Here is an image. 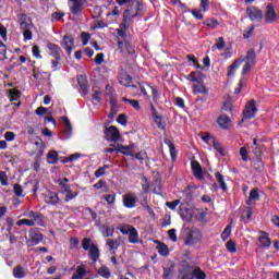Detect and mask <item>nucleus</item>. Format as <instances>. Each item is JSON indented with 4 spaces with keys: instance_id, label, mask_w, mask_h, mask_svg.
<instances>
[{
    "instance_id": "obj_1",
    "label": "nucleus",
    "mask_w": 279,
    "mask_h": 279,
    "mask_svg": "<svg viewBox=\"0 0 279 279\" xmlns=\"http://www.w3.org/2000/svg\"><path fill=\"white\" fill-rule=\"evenodd\" d=\"M24 219H21L16 222V226H28V227H34V226H45V216H43L38 211H26L24 214Z\"/></svg>"
},
{
    "instance_id": "obj_2",
    "label": "nucleus",
    "mask_w": 279,
    "mask_h": 279,
    "mask_svg": "<svg viewBox=\"0 0 279 279\" xmlns=\"http://www.w3.org/2000/svg\"><path fill=\"white\" fill-rule=\"evenodd\" d=\"M106 154H113V151H117V154H123V156H133L136 160H141V153H136V145L131 144L128 146L118 145V147H114L113 144L110 145V148H105Z\"/></svg>"
},
{
    "instance_id": "obj_3",
    "label": "nucleus",
    "mask_w": 279,
    "mask_h": 279,
    "mask_svg": "<svg viewBox=\"0 0 279 279\" xmlns=\"http://www.w3.org/2000/svg\"><path fill=\"white\" fill-rule=\"evenodd\" d=\"M202 239H203L202 231H199L198 229L192 228V229L185 230V236H184L185 245L193 247V245H197V243H199Z\"/></svg>"
},
{
    "instance_id": "obj_4",
    "label": "nucleus",
    "mask_w": 279,
    "mask_h": 279,
    "mask_svg": "<svg viewBox=\"0 0 279 279\" xmlns=\"http://www.w3.org/2000/svg\"><path fill=\"white\" fill-rule=\"evenodd\" d=\"M58 184L60 186V193H62V195H65V202L75 199V197H77V192L73 194V191H71V185H69L68 178L59 179Z\"/></svg>"
},
{
    "instance_id": "obj_5",
    "label": "nucleus",
    "mask_w": 279,
    "mask_h": 279,
    "mask_svg": "<svg viewBox=\"0 0 279 279\" xmlns=\"http://www.w3.org/2000/svg\"><path fill=\"white\" fill-rule=\"evenodd\" d=\"M141 93L146 99L149 101V105L151 106V101L149 100V95H151L153 99L156 101L159 99V93H158V87H154L149 85L148 83H142L141 86Z\"/></svg>"
},
{
    "instance_id": "obj_6",
    "label": "nucleus",
    "mask_w": 279,
    "mask_h": 279,
    "mask_svg": "<svg viewBox=\"0 0 279 279\" xmlns=\"http://www.w3.org/2000/svg\"><path fill=\"white\" fill-rule=\"evenodd\" d=\"M105 138L109 143H119V141H121V133L117 126L111 125L105 129Z\"/></svg>"
},
{
    "instance_id": "obj_7",
    "label": "nucleus",
    "mask_w": 279,
    "mask_h": 279,
    "mask_svg": "<svg viewBox=\"0 0 279 279\" xmlns=\"http://www.w3.org/2000/svg\"><path fill=\"white\" fill-rule=\"evenodd\" d=\"M203 141H204V143H207V145H209V147H214V149L216 151H218V154H220V156H226V150L223 149V146H221L219 144V142H217L215 136L207 134V135L203 136Z\"/></svg>"
},
{
    "instance_id": "obj_8",
    "label": "nucleus",
    "mask_w": 279,
    "mask_h": 279,
    "mask_svg": "<svg viewBox=\"0 0 279 279\" xmlns=\"http://www.w3.org/2000/svg\"><path fill=\"white\" fill-rule=\"evenodd\" d=\"M119 230L122 234L129 235V241L131 243H138V232L132 226L125 225L123 227H120Z\"/></svg>"
},
{
    "instance_id": "obj_9",
    "label": "nucleus",
    "mask_w": 279,
    "mask_h": 279,
    "mask_svg": "<svg viewBox=\"0 0 279 279\" xmlns=\"http://www.w3.org/2000/svg\"><path fill=\"white\" fill-rule=\"evenodd\" d=\"M44 236L43 233L38 230H31L28 233V238L26 239V244L28 247H34L35 245H38L40 241H43Z\"/></svg>"
},
{
    "instance_id": "obj_10",
    "label": "nucleus",
    "mask_w": 279,
    "mask_h": 279,
    "mask_svg": "<svg viewBox=\"0 0 279 279\" xmlns=\"http://www.w3.org/2000/svg\"><path fill=\"white\" fill-rule=\"evenodd\" d=\"M256 112H258V108H256V101L251 100L246 104L243 110V117L247 120L254 119V117H256Z\"/></svg>"
},
{
    "instance_id": "obj_11",
    "label": "nucleus",
    "mask_w": 279,
    "mask_h": 279,
    "mask_svg": "<svg viewBox=\"0 0 279 279\" xmlns=\"http://www.w3.org/2000/svg\"><path fill=\"white\" fill-rule=\"evenodd\" d=\"M246 14L252 21H263V10L258 9L257 7H247Z\"/></svg>"
},
{
    "instance_id": "obj_12",
    "label": "nucleus",
    "mask_w": 279,
    "mask_h": 279,
    "mask_svg": "<svg viewBox=\"0 0 279 279\" xmlns=\"http://www.w3.org/2000/svg\"><path fill=\"white\" fill-rule=\"evenodd\" d=\"M150 110L153 112V117L157 128L165 132V130H167V122L162 120L161 116H158V111H156V107L154 106L153 102H150Z\"/></svg>"
},
{
    "instance_id": "obj_13",
    "label": "nucleus",
    "mask_w": 279,
    "mask_h": 279,
    "mask_svg": "<svg viewBox=\"0 0 279 279\" xmlns=\"http://www.w3.org/2000/svg\"><path fill=\"white\" fill-rule=\"evenodd\" d=\"M70 5V12H72L74 15H77L84 10V5L86 3V0H69Z\"/></svg>"
},
{
    "instance_id": "obj_14",
    "label": "nucleus",
    "mask_w": 279,
    "mask_h": 279,
    "mask_svg": "<svg viewBox=\"0 0 279 279\" xmlns=\"http://www.w3.org/2000/svg\"><path fill=\"white\" fill-rule=\"evenodd\" d=\"M265 21L266 23H276L278 21V13L274 9V4L269 3L265 11Z\"/></svg>"
},
{
    "instance_id": "obj_15",
    "label": "nucleus",
    "mask_w": 279,
    "mask_h": 279,
    "mask_svg": "<svg viewBox=\"0 0 279 279\" xmlns=\"http://www.w3.org/2000/svg\"><path fill=\"white\" fill-rule=\"evenodd\" d=\"M74 46H75V40L73 39V36L65 35L63 37V41L61 44V47L63 49H65V51L68 52V56H71Z\"/></svg>"
},
{
    "instance_id": "obj_16",
    "label": "nucleus",
    "mask_w": 279,
    "mask_h": 279,
    "mask_svg": "<svg viewBox=\"0 0 279 279\" xmlns=\"http://www.w3.org/2000/svg\"><path fill=\"white\" fill-rule=\"evenodd\" d=\"M137 202L138 198L136 197V194L129 193L123 195V204L125 208H134Z\"/></svg>"
},
{
    "instance_id": "obj_17",
    "label": "nucleus",
    "mask_w": 279,
    "mask_h": 279,
    "mask_svg": "<svg viewBox=\"0 0 279 279\" xmlns=\"http://www.w3.org/2000/svg\"><path fill=\"white\" fill-rule=\"evenodd\" d=\"M191 167L194 177H196L197 180H204V170L202 169V165H199V161L192 160Z\"/></svg>"
},
{
    "instance_id": "obj_18",
    "label": "nucleus",
    "mask_w": 279,
    "mask_h": 279,
    "mask_svg": "<svg viewBox=\"0 0 279 279\" xmlns=\"http://www.w3.org/2000/svg\"><path fill=\"white\" fill-rule=\"evenodd\" d=\"M20 28L22 32L25 29H32L34 27V23H32V19L25 14H22L19 19Z\"/></svg>"
},
{
    "instance_id": "obj_19",
    "label": "nucleus",
    "mask_w": 279,
    "mask_h": 279,
    "mask_svg": "<svg viewBox=\"0 0 279 279\" xmlns=\"http://www.w3.org/2000/svg\"><path fill=\"white\" fill-rule=\"evenodd\" d=\"M47 49H49L50 56L52 58H54V60H61L60 52L62 51V49L60 48V46H58L53 43H48L47 44Z\"/></svg>"
},
{
    "instance_id": "obj_20",
    "label": "nucleus",
    "mask_w": 279,
    "mask_h": 279,
    "mask_svg": "<svg viewBox=\"0 0 279 279\" xmlns=\"http://www.w3.org/2000/svg\"><path fill=\"white\" fill-rule=\"evenodd\" d=\"M238 60H242V62L254 66V64H256V51H254V49H250L244 58H240Z\"/></svg>"
},
{
    "instance_id": "obj_21",
    "label": "nucleus",
    "mask_w": 279,
    "mask_h": 279,
    "mask_svg": "<svg viewBox=\"0 0 279 279\" xmlns=\"http://www.w3.org/2000/svg\"><path fill=\"white\" fill-rule=\"evenodd\" d=\"M193 93L195 95H208V89L206 88V85H204V81H201L199 83L192 85Z\"/></svg>"
},
{
    "instance_id": "obj_22",
    "label": "nucleus",
    "mask_w": 279,
    "mask_h": 279,
    "mask_svg": "<svg viewBox=\"0 0 279 279\" xmlns=\"http://www.w3.org/2000/svg\"><path fill=\"white\" fill-rule=\"evenodd\" d=\"M243 64V60H234L229 66L227 71V77H233L234 73H236V69Z\"/></svg>"
},
{
    "instance_id": "obj_23",
    "label": "nucleus",
    "mask_w": 279,
    "mask_h": 279,
    "mask_svg": "<svg viewBox=\"0 0 279 279\" xmlns=\"http://www.w3.org/2000/svg\"><path fill=\"white\" fill-rule=\"evenodd\" d=\"M163 143L169 147L171 160L175 162L178 158V150L175 149V145H173V142H171L169 138H165Z\"/></svg>"
},
{
    "instance_id": "obj_24",
    "label": "nucleus",
    "mask_w": 279,
    "mask_h": 279,
    "mask_svg": "<svg viewBox=\"0 0 279 279\" xmlns=\"http://www.w3.org/2000/svg\"><path fill=\"white\" fill-rule=\"evenodd\" d=\"M186 80H187V82H194V83L198 84L199 82L204 81V73H202L199 71L191 72L186 76Z\"/></svg>"
},
{
    "instance_id": "obj_25",
    "label": "nucleus",
    "mask_w": 279,
    "mask_h": 279,
    "mask_svg": "<svg viewBox=\"0 0 279 279\" xmlns=\"http://www.w3.org/2000/svg\"><path fill=\"white\" fill-rule=\"evenodd\" d=\"M260 201V192H258V189L255 187L250 191L248 199L246 201L247 206H252L253 202H259Z\"/></svg>"
},
{
    "instance_id": "obj_26",
    "label": "nucleus",
    "mask_w": 279,
    "mask_h": 279,
    "mask_svg": "<svg viewBox=\"0 0 279 279\" xmlns=\"http://www.w3.org/2000/svg\"><path fill=\"white\" fill-rule=\"evenodd\" d=\"M85 276H86V265H81L76 267V270L72 276V279H84Z\"/></svg>"
},
{
    "instance_id": "obj_27",
    "label": "nucleus",
    "mask_w": 279,
    "mask_h": 279,
    "mask_svg": "<svg viewBox=\"0 0 279 279\" xmlns=\"http://www.w3.org/2000/svg\"><path fill=\"white\" fill-rule=\"evenodd\" d=\"M252 149H253L254 156H256L257 158V161H256L257 169H263V160L260 159V156H263V151L260 150V147L253 146Z\"/></svg>"
},
{
    "instance_id": "obj_28",
    "label": "nucleus",
    "mask_w": 279,
    "mask_h": 279,
    "mask_svg": "<svg viewBox=\"0 0 279 279\" xmlns=\"http://www.w3.org/2000/svg\"><path fill=\"white\" fill-rule=\"evenodd\" d=\"M118 81L121 86H132V77H130L128 73H121Z\"/></svg>"
},
{
    "instance_id": "obj_29",
    "label": "nucleus",
    "mask_w": 279,
    "mask_h": 279,
    "mask_svg": "<svg viewBox=\"0 0 279 279\" xmlns=\"http://www.w3.org/2000/svg\"><path fill=\"white\" fill-rule=\"evenodd\" d=\"M118 49H120L123 53H134V49L128 41H118Z\"/></svg>"
},
{
    "instance_id": "obj_30",
    "label": "nucleus",
    "mask_w": 279,
    "mask_h": 279,
    "mask_svg": "<svg viewBox=\"0 0 279 279\" xmlns=\"http://www.w3.org/2000/svg\"><path fill=\"white\" fill-rule=\"evenodd\" d=\"M155 243H157L156 250L161 256H169V246L167 244L159 241H155Z\"/></svg>"
},
{
    "instance_id": "obj_31",
    "label": "nucleus",
    "mask_w": 279,
    "mask_h": 279,
    "mask_svg": "<svg viewBox=\"0 0 279 279\" xmlns=\"http://www.w3.org/2000/svg\"><path fill=\"white\" fill-rule=\"evenodd\" d=\"M259 243L262 247H269L271 245V240L267 235V232L260 231Z\"/></svg>"
},
{
    "instance_id": "obj_32",
    "label": "nucleus",
    "mask_w": 279,
    "mask_h": 279,
    "mask_svg": "<svg viewBox=\"0 0 279 279\" xmlns=\"http://www.w3.org/2000/svg\"><path fill=\"white\" fill-rule=\"evenodd\" d=\"M218 124L220 125V128H222V130H228V128H230V117L220 116L218 118Z\"/></svg>"
},
{
    "instance_id": "obj_33",
    "label": "nucleus",
    "mask_w": 279,
    "mask_h": 279,
    "mask_svg": "<svg viewBox=\"0 0 279 279\" xmlns=\"http://www.w3.org/2000/svg\"><path fill=\"white\" fill-rule=\"evenodd\" d=\"M98 276H100L101 278H110L112 276V274L110 272V268L107 266H101L98 270H97Z\"/></svg>"
},
{
    "instance_id": "obj_34",
    "label": "nucleus",
    "mask_w": 279,
    "mask_h": 279,
    "mask_svg": "<svg viewBox=\"0 0 279 279\" xmlns=\"http://www.w3.org/2000/svg\"><path fill=\"white\" fill-rule=\"evenodd\" d=\"M215 178L217 182L220 184V189L222 191H228V185L226 184V180L223 179V174L221 172H216Z\"/></svg>"
},
{
    "instance_id": "obj_35",
    "label": "nucleus",
    "mask_w": 279,
    "mask_h": 279,
    "mask_svg": "<svg viewBox=\"0 0 279 279\" xmlns=\"http://www.w3.org/2000/svg\"><path fill=\"white\" fill-rule=\"evenodd\" d=\"M99 256H100L99 248L97 247V245L94 244V246H92L89 250V257L92 260H94V263H97V259L99 258Z\"/></svg>"
},
{
    "instance_id": "obj_36",
    "label": "nucleus",
    "mask_w": 279,
    "mask_h": 279,
    "mask_svg": "<svg viewBox=\"0 0 279 279\" xmlns=\"http://www.w3.org/2000/svg\"><path fill=\"white\" fill-rule=\"evenodd\" d=\"M179 215L183 221H193V210H180Z\"/></svg>"
},
{
    "instance_id": "obj_37",
    "label": "nucleus",
    "mask_w": 279,
    "mask_h": 279,
    "mask_svg": "<svg viewBox=\"0 0 279 279\" xmlns=\"http://www.w3.org/2000/svg\"><path fill=\"white\" fill-rule=\"evenodd\" d=\"M240 219L244 223H250L252 220V210H242L240 214Z\"/></svg>"
},
{
    "instance_id": "obj_38",
    "label": "nucleus",
    "mask_w": 279,
    "mask_h": 279,
    "mask_svg": "<svg viewBox=\"0 0 279 279\" xmlns=\"http://www.w3.org/2000/svg\"><path fill=\"white\" fill-rule=\"evenodd\" d=\"M203 25L210 27V29H216V27H219V21L217 19H207L203 22Z\"/></svg>"
},
{
    "instance_id": "obj_39",
    "label": "nucleus",
    "mask_w": 279,
    "mask_h": 279,
    "mask_svg": "<svg viewBox=\"0 0 279 279\" xmlns=\"http://www.w3.org/2000/svg\"><path fill=\"white\" fill-rule=\"evenodd\" d=\"M232 234V220L231 222L225 228L223 232L221 233L222 241H228L230 235Z\"/></svg>"
},
{
    "instance_id": "obj_40",
    "label": "nucleus",
    "mask_w": 279,
    "mask_h": 279,
    "mask_svg": "<svg viewBox=\"0 0 279 279\" xmlns=\"http://www.w3.org/2000/svg\"><path fill=\"white\" fill-rule=\"evenodd\" d=\"M64 121V132H65V138H69L71 136V134L73 133V126H71V121L69 120V118H63Z\"/></svg>"
},
{
    "instance_id": "obj_41",
    "label": "nucleus",
    "mask_w": 279,
    "mask_h": 279,
    "mask_svg": "<svg viewBox=\"0 0 279 279\" xmlns=\"http://www.w3.org/2000/svg\"><path fill=\"white\" fill-rule=\"evenodd\" d=\"M47 160L49 165H56L58 162V151L50 150L47 155Z\"/></svg>"
},
{
    "instance_id": "obj_42",
    "label": "nucleus",
    "mask_w": 279,
    "mask_h": 279,
    "mask_svg": "<svg viewBox=\"0 0 279 279\" xmlns=\"http://www.w3.org/2000/svg\"><path fill=\"white\" fill-rule=\"evenodd\" d=\"M173 276H175V270H173V267H163V275L162 278L163 279H172Z\"/></svg>"
},
{
    "instance_id": "obj_43",
    "label": "nucleus",
    "mask_w": 279,
    "mask_h": 279,
    "mask_svg": "<svg viewBox=\"0 0 279 279\" xmlns=\"http://www.w3.org/2000/svg\"><path fill=\"white\" fill-rule=\"evenodd\" d=\"M193 274H194V278H196V279H206V278H208L206 272H204V270H202V268H199V267L194 268Z\"/></svg>"
},
{
    "instance_id": "obj_44",
    "label": "nucleus",
    "mask_w": 279,
    "mask_h": 279,
    "mask_svg": "<svg viewBox=\"0 0 279 279\" xmlns=\"http://www.w3.org/2000/svg\"><path fill=\"white\" fill-rule=\"evenodd\" d=\"M13 276L14 278H25V269H23V267L21 266H16L14 269H13Z\"/></svg>"
},
{
    "instance_id": "obj_45",
    "label": "nucleus",
    "mask_w": 279,
    "mask_h": 279,
    "mask_svg": "<svg viewBox=\"0 0 279 279\" xmlns=\"http://www.w3.org/2000/svg\"><path fill=\"white\" fill-rule=\"evenodd\" d=\"M11 101H19L21 99V92L19 89L9 90Z\"/></svg>"
},
{
    "instance_id": "obj_46",
    "label": "nucleus",
    "mask_w": 279,
    "mask_h": 279,
    "mask_svg": "<svg viewBox=\"0 0 279 279\" xmlns=\"http://www.w3.org/2000/svg\"><path fill=\"white\" fill-rule=\"evenodd\" d=\"M94 246L95 244L93 243V241H90V239H87V238L83 239V242H82L83 250H85L86 252H89V250Z\"/></svg>"
},
{
    "instance_id": "obj_47",
    "label": "nucleus",
    "mask_w": 279,
    "mask_h": 279,
    "mask_svg": "<svg viewBox=\"0 0 279 279\" xmlns=\"http://www.w3.org/2000/svg\"><path fill=\"white\" fill-rule=\"evenodd\" d=\"M223 47H226V39H223V37H219L218 41L211 47V50L215 51V49H219L221 51Z\"/></svg>"
},
{
    "instance_id": "obj_48",
    "label": "nucleus",
    "mask_w": 279,
    "mask_h": 279,
    "mask_svg": "<svg viewBox=\"0 0 279 279\" xmlns=\"http://www.w3.org/2000/svg\"><path fill=\"white\" fill-rule=\"evenodd\" d=\"M106 245L109 247L110 252L119 250V244L112 239H107Z\"/></svg>"
},
{
    "instance_id": "obj_49",
    "label": "nucleus",
    "mask_w": 279,
    "mask_h": 279,
    "mask_svg": "<svg viewBox=\"0 0 279 279\" xmlns=\"http://www.w3.org/2000/svg\"><path fill=\"white\" fill-rule=\"evenodd\" d=\"M125 32H128V24L125 23L120 24V28L117 29L118 36H120V38H125L126 36Z\"/></svg>"
},
{
    "instance_id": "obj_50",
    "label": "nucleus",
    "mask_w": 279,
    "mask_h": 279,
    "mask_svg": "<svg viewBox=\"0 0 279 279\" xmlns=\"http://www.w3.org/2000/svg\"><path fill=\"white\" fill-rule=\"evenodd\" d=\"M13 192L16 197H25V194H23V186H21V184H14Z\"/></svg>"
},
{
    "instance_id": "obj_51",
    "label": "nucleus",
    "mask_w": 279,
    "mask_h": 279,
    "mask_svg": "<svg viewBox=\"0 0 279 279\" xmlns=\"http://www.w3.org/2000/svg\"><path fill=\"white\" fill-rule=\"evenodd\" d=\"M101 234L104 236H112L114 234V228L112 227H102Z\"/></svg>"
},
{
    "instance_id": "obj_52",
    "label": "nucleus",
    "mask_w": 279,
    "mask_h": 279,
    "mask_svg": "<svg viewBox=\"0 0 279 279\" xmlns=\"http://www.w3.org/2000/svg\"><path fill=\"white\" fill-rule=\"evenodd\" d=\"M58 194L56 193H50L47 197H46V202L48 204H58Z\"/></svg>"
},
{
    "instance_id": "obj_53",
    "label": "nucleus",
    "mask_w": 279,
    "mask_h": 279,
    "mask_svg": "<svg viewBox=\"0 0 279 279\" xmlns=\"http://www.w3.org/2000/svg\"><path fill=\"white\" fill-rule=\"evenodd\" d=\"M193 195L194 192L191 190V186H187V189L183 191V196L185 197L186 202H191V199H193Z\"/></svg>"
},
{
    "instance_id": "obj_54",
    "label": "nucleus",
    "mask_w": 279,
    "mask_h": 279,
    "mask_svg": "<svg viewBox=\"0 0 279 279\" xmlns=\"http://www.w3.org/2000/svg\"><path fill=\"white\" fill-rule=\"evenodd\" d=\"M226 247H227L228 252H231V254H234V252H236V244L234 243L233 240H229L226 243Z\"/></svg>"
},
{
    "instance_id": "obj_55",
    "label": "nucleus",
    "mask_w": 279,
    "mask_h": 279,
    "mask_svg": "<svg viewBox=\"0 0 279 279\" xmlns=\"http://www.w3.org/2000/svg\"><path fill=\"white\" fill-rule=\"evenodd\" d=\"M122 101H125L126 104H130V106L135 108V110H138L140 106H141L138 100H134V99L122 98Z\"/></svg>"
},
{
    "instance_id": "obj_56",
    "label": "nucleus",
    "mask_w": 279,
    "mask_h": 279,
    "mask_svg": "<svg viewBox=\"0 0 279 279\" xmlns=\"http://www.w3.org/2000/svg\"><path fill=\"white\" fill-rule=\"evenodd\" d=\"M187 60L190 62H193V65L196 68V69H202V65L199 64V61L196 59V57L194 54H187Z\"/></svg>"
},
{
    "instance_id": "obj_57",
    "label": "nucleus",
    "mask_w": 279,
    "mask_h": 279,
    "mask_svg": "<svg viewBox=\"0 0 279 279\" xmlns=\"http://www.w3.org/2000/svg\"><path fill=\"white\" fill-rule=\"evenodd\" d=\"M192 16H194L196 21H204V14L202 13L201 10H197V9L192 10Z\"/></svg>"
},
{
    "instance_id": "obj_58",
    "label": "nucleus",
    "mask_w": 279,
    "mask_h": 279,
    "mask_svg": "<svg viewBox=\"0 0 279 279\" xmlns=\"http://www.w3.org/2000/svg\"><path fill=\"white\" fill-rule=\"evenodd\" d=\"M179 205H180V199H174L172 202L166 203V206H168V208H170V210H175V208H178Z\"/></svg>"
},
{
    "instance_id": "obj_59",
    "label": "nucleus",
    "mask_w": 279,
    "mask_h": 279,
    "mask_svg": "<svg viewBox=\"0 0 279 279\" xmlns=\"http://www.w3.org/2000/svg\"><path fill=\"white\" fill-rule=\"evenodd\" d=\"M81 40H82L84 47H86V45H88V41L90 40V34L83 32L81 34Z\"/></svg>"
},
{
    "instance_id": "obj_60",
    "label": "nucleus",
    "mask_w": 279,
    "mask_h": 279,
    "mask_svg": "<svg viewBox=\"0 0 279 279\" xmlns=\"http://www.w3.org/2000/svg\"><path fill=\"white\" fill-rule=\"evenodd\" d=\"M32 51L35 58H37L38 60H43V56H40V47L33 46Z\"/></svg>"
},
{
    "instance_id": "obj_61",
    "label": "nucleus",
    "mask_w": 279,
    "mask_h": 279,
    "mask_svg": "<svg viewBox=\"0 0 279 279\" xmlns=\"http://www.w3.org/2000/svg\"><path fill=\"white\" fill-rule=\"evenodd\" d=\"M201 8L203 9V12H208V10H210V1L201 0Z\"/></svg>"
},
{
    "instance_id": "obj_62",
    "label": "nucleus",
    "mask_w": 279,
    "mask_h": 279,
    "mask_svg": "<svg viewBox=\"0 0 279 279\" xmlns=\"http://www.w3.org/2000/svg\"><path fill=\"white\" fill-rule=\"evenodd\" d=\"M0 182L2 186H8V174L4 171H0Z\"/></svg>"
},
{
    "instance_id": "obj_63",
    "label": "nucleus",
    "mask_w": 279,
    "mask_h": 279,
    "mask_svg": "<svg viewBox=\"0 0 279 279\" xmlns=\"http://www.w3.org/2000/svg\"><path fill=\"white\" fill-rule=\"evenodd\" d=\"M7 48L5 45L0 41V60H5Z\"/></svg>"
},
{
    "instance_id": "obj_64",
    "label": "nucleus",
    "mask_w": 279,
    "mask_h": 279,
    "mask_svg": "<svg viewBox=\"0 0 279 279\" xmlns=\"http://www.w3.org/2000/svg\"><path fill=\"white\" fill-rule=\"evenodd\" d=\"M247 154H248L247 148H245V147L240 148V156H241L243 162H247Z\"/></svg>"
}]
</instances>
